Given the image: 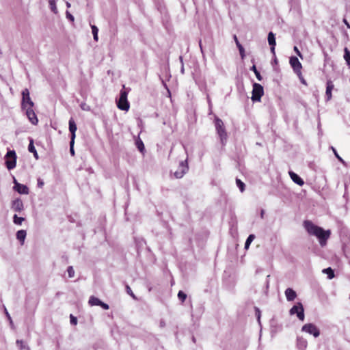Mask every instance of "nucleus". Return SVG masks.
I'll use <instances>...</instances> for the list:
<instances>
[{
    "mask_svg": "<svg viewBox=\"0 0 350 350\" xmlns=\"http://www.w3.org/2000/svg\"><path fill=\"white\" fill-rule=\"evenodd\" d=\"M91 27H92V34L94 36V40L97 42L98 40V29L95 25H92Z\"/></svg>",
    "mask_w": 350,
    "mask_h": 350,
    "instance_id": "obj_28",
    "label": "nucleus"
},
{
    "mask_svg": "<svg viewBox=\"0 0 350 350\" xmlns=\"http://www.w3.org/2000/svg\"><path fill=\"white\" fill-rule=\"evenodd\" d=\"M290 314L291 315L296 314L297 318L301 320H304V310L301 303L298 302L295 306H293L290 310Z\"/></svg>",
    "mask_w": 350,
    "mask_h": 350,
    "instance_id": "obj_6",
    "label": "nucleus"
},
{
    "mask_svg": "<svg viewBox=\"0 0 350 350\" xmlns=\"http://www.w3.org/2000/svg\"><path fill=\"white\" fill-rule=\"evenodd\" d=\"M285 295L288 301H293L297 297V293L293 289L288 288L285 291Z\"/></svg>",
    "mask_w": 350,
    "mask_h": 350,
    "instance_id": "obj_17",
    "label": "nucleus"
},
{
    "mask_svg": "<svg viewBox=\"0 0 350 350\" xmlns=\"http://www.w3.org/2000/svg\"><path fill=\"white\" fill-rule=\"evenodd\" d=\"M275 46H271V51L274 56H275Z\"/></svg>",
    "mask_w": 350,
    "mask_h": 350,
    "instance_id": "obj_45",
    "label": "nucleus"
},
{
    "mask_svg": "<svg viewBox=\"0 0 350 350\" xmlns=\"http://www.w3.org/2000/svg\"><path fill=\"white\" fill-rule=\"evenodd\" d=\"M294 51L296 53V54L301 58V59H303V55L301 54V53L299 51V49L295 46L294 48Z\"/></svg>",
    "mask_w": 350,
    "mask_h": 350,
    "instance_id": "obj_39",
    "label": "nucleus"
},
{
    "mask_svg": "<svg viewBox=\"0 0 350 350\" xmlns=\"http://www.w3.org/2000/svg\"><path fill=\"white\" fill-rule=\"evenodd\" d=\"M38 186L40 187L43 185V183L42 181H40V180H38Z\"/></svg>",
    "mask_w": 350,
    "mask_h": 350,
    "instance_id": "obj_49",
    "label": "nucleus"
},
{
    "mask_svg": "<svg viewBox=\"0 0 350 350\" xmlns=\"http://www.w3.org/2000/svg\"><path fill=\"white\" fill-rule=\"evenodd\" d=\"M302 331L312 334L314 337H318L320 334L319 329L312 323L305 324L302 327Z\"/></svg>",
    "mask_w": 350,
    "mask_h": 350,
    "instance_id": "obj_8",
    "label": "nucleus"
},
{
    "mask_svg": "<svg viewBox=\"0 0 350 350\" xmlns=\"http://www.w3.org/2000/svg\"><path fill=\"white\" fill-rule=\"evenodd\" d=\"M5 313H6V315H7L9 318H10V315H9V314H8V312L6 310H5Z\"/></svg>",
    "mask_w": 350,
    "mask_h": 350,
    "instance_id": "obj_53",
    "label": "nucleus"
},
{
    "mask_svg": "<svg viewBox=\"0 0 350 350\" xmlns=\"http://www.w3.org/2000/svg\"><path fill=\"white\" fill-rule=\"evenodd\" d=\"M215 128L219 137L221 144L223 146H224L227 142L228 134L226 131L224 124L221 119H215Z\"/></svg>",
    "mask_w": 350,
    "mask_h": 350,
    "instance_id": "obj_2",
    "label": "nucleus"
},
{
    "mask_svg": "<svg viewBox=\"0 0 350 350\" xmlns=\"http://www.w3.org/2000/svg\"><path fill=\"white\" fill-rule=\"evenodd\" d=\"M264 213H265L264 211L262 210L261 213H260V216H261L262 218H263V217H264Z\"/></svg>",
    "mask_w": 350,
    "mask_h": 350,
    "instance_id": "obj_51",
    "label": "nucleus"
},
{
    "mask_svg": "<svg viewBox=\"0 0 350 350\" xmlns=\"http://www.w3.org/2000/svg\"><path fill=\"white\" fill-rule=\"evenodd\" d=\"M297 75V77H299L301 83L305 85H307V83H306V81L305 80V79L303 77V75H302V72H298L296 74Z\"/></svg>",
    "mask_w": 350,
    "mask_h": 350,
    "instance_id": "obj_36",
    "label": "nucleus"
},
{
    "mask_svg": "<svg viewBox=\"0 0 350 350\" xmlns=\"http://www.w3.org/2000/svg\"><path fill=\"white\" fill-rule=\"evenodd\" d=\"M27 233L25 230H20L16 232V238L23 245L26 237Z\"/></svg>",
    "mask_w": 350,
    "mask_h": 350,
    "instance_id": "obj_18",
    "label": "nucleus"
},
{
    "mask_svg": "<svg viewBox=\"0 0 350 350\" xmlns=\"http://www.w3.org/2000/svg\"><path fill=\"white\" fill-rule=\"evenodd\" d=\"M251 70L254 71V74H255V75H256V77L257 79H258V81H261V80H262V76H261L260 73L258 71V70L256 69V66H254H254L252 67Z\"/></svg>",
    "mask_w": 350,
    "mask_h": 350,
    "instance_id": "obj_30",
    "label": "nucleus"
},
{
    "mask_svg": "<svg viewBox=\"0 0 350 350\" xmlns=\"http://www.w3.org/2000/svg\"><path fill=\"white\" fill-rule=\"evenodd\" d=\"M267 40H268L269 44L270 46H275L276 45L275 35L273 32L271 31L269 33Z\"/></svg>",
    "mask_w": 350,
    "mask_h": 350,
    "instance_id": "obj_20",
    "label": "nucleus"
},
{
    "mask_svg": "<svg viewBox=\"0 0 350 350\" xmlns=\"http://www.w3.org/2000/svg\"><path fill=\"white\" fill-rule=\"evenodd\" d=\"M128 93L125 90H121L120 98L117 102L118 107L123 111H128L130 108L129 103L127 100Z\"/></svg>",
    "mask_w": 350,
    "mask_h": 350,
    "instance_id": "obj_3",
    "label": "nucleus"
},
{
    "mask_svg": "<svg viewBox=\"0 0 350 350\" xmlns=\"http://www.w3.org/2000/svg\"><path fill=\"white\" fill-rule=\"evenodd\" d=\"M199 45H200V49H201L202 52H203V49H202V42H201V40H200V42H199Z\"/></svg>",
    "mask_w": 350,
    "mask_h": 350,
    "instance_id": "obj_50",
    "label": "nucleus"
},
{
    "mask_svg": "<svg viewBox=\"0 0 350 350\" xmlns=\"http://www.w3.org/2000/svg\"><path fill=\"white\" fill-rule=\"evenodd\" d=\"M289 64L295 74L301 72L302 65L297 57H291Z\"/></svg>",
    "mask_w": 350,
    "mask_h": 350,
    "instance_id": "obj_9",
    "label": "nucleus"
},
{
    "mask_svg": "<svg viewBox=\"0 0 350 350\" xmlns=\"http://www.w3.org/2000/svg\"><path fill=\"white\" fill-rule=\"evenodd\" d=\"M333 150H334V154H335L336 157L339 160L342 161L341 157H339V155L338 154V153L336 152V151L334 148H333Z\"/></svg>",
    "mask_w": 350,
    "mask_h": 350,
    "instance_id": "obj_48",
    "label": "nucleus"
},
{
    "mask_svg": "<svg viewBox=\"0 0 350 350\" xmlns=\"http://www.w3.org/2000/svg\"><path fill=\"white\" fill-rule=\"evenodd\" d=\"M264 94L263 87L257 83L253 84L252 100L253 101H260Z\"/></svg>",
    "mask_w": 350,
    "mask_h": 350,
    "instance_id": "obj_5",
    "label": "nucleus"
},
{
    "mask_svg": "<svg viewBox=\"0 0 350 350\" xmlns=\"http://www.w3.org/2000/svg\"><path fill=\"white\" fill-rule=\"evenodd\" d=\"M24 220V217H18L17 215H14L13 221L15 224L21 225Z\"/></svg>",
    "mask_w": 350,
    "mask_h": 350,
    "instance_id": "obj_29",
    "label": "nucleus"
},
{
    "mask_svg": "<svg viewBox=\"0 0 350 350\" xmlns=\"http://www.w3.org/2000/svg\"><path fill=\"white\" fill-rule=\"evenodd\" d=\"M5 165L8 170H12L16 165V154L14 150L8 151L5 155Z\"/></svg>",
    "mask_w": 350,
    "mask_h": 350,
    "instance_id": "obj_4",
    "label": "nucleus"
},
{
    "mask_svg": "<svg viewBox=\"0 0 350 350\" xmlns=\"http://www.w3.org/2000/svg\"><path fill=\"white\" fill-rule=\"evenodd\" d=\"M323 273L327 275V278L329 279H332L334 278V270L331 267H328L327 269H324L323 270Z\"/></svg>",
    "mask_w": 350,
    "mask_h": 350,
    "instance_id": "obj_23",
    "label": "nucleus"
},
{
    "mask_svg": "<svg viewBox=\"0 0 350 350\" xmlns=\"http://www.w3.org/2000/svg\"><path fill=\"white\" fill-rule=\"evenodd\" d=\"M255 313H256V316L257 317L258 320L260 321V310L258 308H255Z\"/></svg>",
    "mask_w": 350,
    "mask_h": 350,
    "instance_id": "obj_41",
    "label": "nucleus"
},
{
    "mask_svg": "<svg viewBox=\"0 0 350 350\" xmlns=\"http://www.w3.org/2000/svg\"><path fill=\"white\" fill-rule=\"evenodd\" d=\"M77 129V125L72 118H70L69 120V131L71 133V139L72 143H75V139L76 137L75 133Z\"/></svg>",
    "mask_w": 350,
    "mask_h": 350,
    "instance_id": "obj_14",
    "label": "nucleus"
},
{
    "mask_svg": "<svg viewBox=\"0 0 350 350\" xmlns=\"http://www.w3.org/2000/svg\"><path fill=\"white\" fill-rule=\"evenodd\" d=\"M125 288H126V293H127L129 295H131L133 298L135 299V298H136V297H135V294L133 293V291L131 290V287H130L128 284H126V286H125Z\"/></svg>",
    "mask_w": 350,
    "mask_h": 350,
    "instance_id": "obj_34",
    "label": "nucleus"
},
{
    "mask_svg": "<svg viewBox=\"0 0 350 350\" xmlns=\"http://www.w3.org/2000/svg\"><path fill=\"white\" fill-rule=\"evenodd\" d=\"M333 150H334V154H335L336 157L339 160L342 161L341 157H339V155L338 154V153L336 152V151L334 148H333Z\"/></svg>",
    "mask_w": 350,
    "mask_h": 350,
    "instance_id": "obj_47",
    "label": "nucleus"
},
{
    "mask_svg": "<svg viewBox=\"0 0 350 350\" xmlns=\"http://www.w3.org/2000/svg\"><path fill=\"white\" fill-rule=\"evenodd\" d=\"M74 144H75V143H72V139H70V154H71L72 156H74V155H75V150H74V148H73V146H74Z\"/></svg>",
    "mask_w": 350,
    "mask_h": 350,
    "instance_id": "obj_40",
    "label": "nucleus"
},
{
    "mask_svg": "<svg viewBox=\"0 0 350 350\" xmlns=\"http://www.w3.org/2000/svg\"><path fill=\"white\" fill-rule=\"evenodd\" d=\"M14 189L20 194H28L29 192V189L26 185L17 183L16 180H14Z\"/></svg>",
    "mask_w": 350,
    "mask_h": 350,
    "instance_id": "obj_12",
    "label": "nucleus"
},
{
    "mask_svg": "<svg viewBox=\"0 0 350 350\" xmlns=\"http://www.w3.org/2000/svg\"><path fill=\"white\" fill-rule=\"evenodd\" d=\"M101 308H103L105 310H108L109 308V305L101 301L100 306Z\"/></svg>",
    "mask_w": 350,
    "mask_h": 350,
    "instance_id": "obj_42",
    "label": "nucleus"
},
{
    "mask_svg": "<svg viewBox=\"0 0 350 350\" xmlns=\"http://www.w3.org/2000/svg\"><path fill=\"white\" fill-rule=\"evenodd\" d=\"M26 110V115L29 121L34 125H36L38 122L37 116L33 110V107H27L25 109Z\"/></svg>",
    "mask_w": 350,
    "mask_h": 350,
    "instance_id": "obj_11",
    "label": "nucleus"
},
{
    "mask_svg": "<svg viewBox=\"0 0 350 350\" xmlns=\"http://www.w3.org/2000/svg\"><path fill=\"white\" fill-rule=\"evenodd\" d=\"M136 146L141 152H144L145 147L143 142L140 139L136 141Z\"/></svg>",
    "mask_w": 350,
    "mask_h": 350,
    "instance_id": "obj_27",
    "label": "nucleus"
},
{
    "mask_svg": "<svg viewBox=\"0 0 350 350\" xmlns=\"http://www.w3.org/2000/svg\"><path fill=\"white\" fill-rule=\"evenodd\" d=\"M16 343L20 346L21 350H29V348L25 345L22 340H18Z\"/></svg>",
    "mask_w": 350,
    "mask_h": 350,
    "instance_id": "obj_35",
    "label": "nucleus"
},
{
    "mask_svg": "<svg viewBox=\"0 0 350 350\" xmlns=\"http://www.w3.org/2000/svg\"><path fill=\"white\" fill-rule=\"evenodd\" d=\"M303 225L310 235H314L318 238L321 246L326 245L327 241L331 234V231L329 230H325L321 227L314 225L310 220L304 221Z\"/></svg>",
    "mask_w": 350,
    "mask_h": 350,
    "instance_id": "obj_1",
    "label": "nucleus"
},
{
    "mask_svg": "<svg viewBox=\"0 0 350 350\" xmlns=\"http://www.w3.org/2000/svg\"><path fill=\"white\" fill-rule=\"evenodd\" d=\"M236 183L237 185L240 189V191L243 192L245 190V184L240 179L238 178L236 179Z\"/></svg>",
    "mask_w": 350,
    "mask_h": 350,
    "instance_id": "obj_31",
    "label": "nucleus"
},
{
    "mask_svg": "<svg viewBox=\"0 0 350 350\" xmlns=\"http://www.w3.org/2000/svg\"><path fill=\"white\" fill-rule=\"evenodd\" d=\"M343 22L346 25V26L347 27V28L350 29V25L349 23H348L347 20L344 18L343 19Z\"/></svg>",
    "mask_w": 350,
    "mask_h": 350,
    "instance_id": "obj_44",
    "label": "nucleus"
},
{
    "mask_svg": "<svg viewBox=\"0 0 350 350\" xmlns=\"http://www.w3.org/2000/svg\"><path fill=\"white\" fill-rule=\"evenodd\" d=\"M12 208L16 212H21L24 208L23 201L18 198L14 200L12 203Z\"/></svg>",
    "mask_w": 350,
    "mask_h": 350,
    "instance_id": "obj_13",
    "label": "nucleus"
},
{
    "mask_svg": "<svg viewBox=\"0 0 350 350\" xmlns=\"http://www.w3.org/2000/svg\"><path fill=\"white\" fill-rule=\"evenodd\" d=\"M344 59L347 64L350 66V51L347 47L344 49Z\"/></svg>",
    "mask_w": 350,
    "mask_h": 350,
    "instance_id": "obj_24",
    "label": "nucleus"
},
{
    "mask_svg": "<svg viewBox=\"0 0 350 350\" xmlns=\"http://www.w3.org/2000/svg\"><path fill=\"white\" fill-rule=\"evenodd\" d=\"M297 345L299 348L304 349L307 346V341L302 338H299L297 339Z\"/></svg>",
    "mask_w": 350,
    "mask_h": 350,
    "instance_id": "obj_25",
    "label": "nucleus"
},
{
    "mask_svg": "<svg viewBox=\"0 0 350 350\" xmlns=\"http://www.w3.org/2000/svg\"><path fill=\"white\" fill-rule=\"evenodd\" d=\"M255 239L254 234H250L247 237L245 243V248L247 250L251 244V243L253 241V240Z\"/></svg>",
    "mask_w": 350,
    "mask_h": 350,
    "instance_id": "obj_26",
    "label": "nucleus"
},
{
    "mask_svg": "<svg viewBox=\"0 0 350 350\" xmlns=\"http://www.w3.org/2000/svg\"><path fill=\"white\" fill-rule=\"evenodd\" d=\"M67 272L69 278H73L75 276V270L72 266L68 267Z\"/></svg>",
    "mask_w": 350,
    "mask_h": 350,
    "instance_id": "obj_33",
    "label": "nucleus"
},
{
    "mask_svg": "<svg viewBox=\"0 0 350 350\" xmlns=\"http://www.w3.org/2000/svg\"><path fill=\"white\" fill-rule=\"evenodd\" d=\"M234 40L235 41L236 45L239 49L241 55L243 57L244 55L245 50L243 46L240 44L237 37L236 35L234 36Z\"/></svg>",
    "mask_w": 350,
    "mask_h": 350,
    "instance_id": "obj_21",
    "label": "nucleus"
},
{
    "mask_svg": "<svg viewBox=\"0 0 350 350\" xmlns=\"http://www.w3.org/2000/svg\"><path fill=\"white\" fill-rule=\"evenodd\" d=\"M178 297L182 302H184L187 298V295L184 292L180 291L178 293Z\"/></svg>",
    "mask_w": 350,
    "mask_h": 350,
    "instance_id": "obj_32",
    "label": "nucleus"
},
{
    "mask_svg": "<svg viewBox=\"0 0 350 350\" xmlns=\"http://www.w3.org/2000/svg\"><path fill=\"white\" fill-rule=\"evenodd\" d=\"M28 150L30 152L33 154V155L36 159H38V155L37 151L33 146V140L30 141V143L28 146Z\"/></svg>",
    "mask_w": 350,
    "mask_h": 350,
    "instance_id": "obj_22",
    "label": "nucleus"
},
{
    "mask_svg": "<svg viewBox=\"0 0 350 350\" xmlns=\"http://www.w3.org/2000/svg\"><path fill=\"white\" fill-rule=\"evenodd\" d=\"M49 3L51 6H53L55 8V0H49Z\"/></svg>",
    "mask_w": 350,
    "mask_h": 350,
    "instance_id": "obj_46",
    "label": "nucleus"
},
{
    "mask_svg": "<svg viewBox=\"0 0 350 350\" xmlns=\"http://www.w3.org/2000/svg\"><path fill=\"white\" fill-rule=\"evenodd\" d=\"M66 5H67V7H68V8L70 6V4L69 3H67Z\"/></svg>",
    "mask_w": 350,
    "mask_h": 350,
    "instance_id": "obj_54",
    "label": "nucleus"
},
{
    "mask_svg": "<svg viewBox=\"0 0 350 350\" xmlns=\"http://www.w3.org/2000/svg\"><path fill=\"white\" fill-rule=\"evenodd\" d=\"M66 16L68 19H70L71 21H74V17L72 14H70L68 12H66Z\"/></svg>",
    "mask_w": 350,
    "mask_h": 350,
    "instance_id": "obj_43",
    "label": "nucleus"
},
{
    "mask_svg": "<svg viewBox=\"0 0 350 350\" xmlns=\"http://www.w3.org/2000/svg\"><path fill=\"white\" fill-rule=\"evenodd\" d=\"M187 165L184 161H182L180 163L178 170L174 172V176L176 178H180L184 176V174L187 172Z\"/></svg>",
    "mask_w": 350,
    "mask_h": 350,
    "instance_id": "obj_10",
    "label": "nucleus"
},
{
    "mask_svg": "<svg viewBox=\"0 0 350 350\" xmlns=\"http://www.w3.org/2000/svg\"><path fill=\"white\" fill-rule=\"evenodd\" d=\"M100 302H101V301L98 298H97L94 296H91L88 301L89 304L92 306H99L100 304Z\"/></svg>",
    "mask_w": 350,
    "mask_h": 350,
    "instance_id": "obj_19",
    "label": "nucleus"
},
{
    "mask_svg": "<svg viewBox=\"0 0 350 350\" xmlns=\"http://www.w3.org/2000/svg\"><path fill=\"white\" fill-rule=\"evenodd\" d=\"M297 75V77H299L301 83L305 85H307V83H306V81L305 80V79L303 77V75H302V72H298L296 74Z\"/></svg>",
    "mask_w": 350,
    "mask_h": 350,
    "instance_id": "obj_37",
    "label": "nucleus"
},
{
    "mask_svg": "<svg viewBox=\"0 0 350 350\" xmlns=\"http://www.w3.org/2000/svg\"><path fill=\"white\" fill-rule=\"evenodd\" d=\"M334 86L332 81L330 80L327 81V86H326V92H325V95H326L327 100H331V98L332 97V91L334 89Z\"/></svg>",
    "mask_w": 350,
    "mask_h": 350,
    "instance_id": "obj_15",
    "label": "nucleus"
},
{
    "mask_svg": "<svg viewBox=\"0 0 350 350\" xmlns=\"http://www.w3.org/2000/svg\"><path fill=\"white\" fill-rule=\"evenodd\" d=\"M70 323L74 325H77V318L75 317H74L72 314H70Z\"/></svg>",
    "mask_w": 350,
    "mask_h": 350,
    "instance_id": "obj_38",
    "label": "nucleus"
},
{
    "mask_svg": "<svg viewBox=\"0 0 350 350\" xmlns=\"http://www.w3.org/2000/svg\"><path fill=\"white\" fill-rule=\"evenodd\" d=\"M274 57H275L274 63L277 64H278V59H277L275 56H274Z\"/></svg>",
    "mask_w": 350,
    "mask_h": 350,
    "instance_id": "obj_52",
    "label": "nucleus"
},
{
    "mask_svg": "<svg viewBox=\"0 0 350 350\" xmlns=\"http://www.w3.org/2000/svg\"><path fill=\"white\" fill-rule=\"evenodd\" d=\"M289 175L294 183L299 186L304 185V181L296 173L291 171L289 172Z\"/></svg>",
    "mask_w": 350,
    "mask_h": 350,
    "instance_id": "obj_16",
    "label": "nucleus"
},
{
    "mask_svg": "<svg viewBox=\"0 0 350 350\" xmlns=\"http://www.w3.org/2000/svg\"><path fill=\"white\" fill-rule=\"evenodd\" d=\"M22 103H21V107L22 109H26L27 107H33V103L31 100L30 96H29V92L28 89H25L22 92Z\"/></svg>",
    "mask_w": 350,
    "mask_h": 350,
    "instance_id": "obj_7",
    "label": "nucleus"
}]
</instances>
